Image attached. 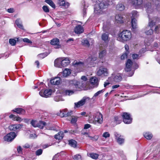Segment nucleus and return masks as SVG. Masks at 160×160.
Returning a JSON list of instances; mask_svg holds the SVG:
<instances>
[{
    "mask_svg": "<svg viewBox=\"0 0 160 160\" xmlns=\"http://www.w3.org/2000/svg\"><path fill=\"white\" fill-rule=\"evenodd\" d=\"M103 122L102 115L99 112H97L94 118L93 123L95 124H102Z\"/></svg>",
    "mask_w": 160,
    "mask_h": 160,
    "instance_id": "39448f33",
    "label": "nucleus"
},
{
    "mask_svg": "<svg viewBox=\"0 0 160 160\" xmlns=\"http://www.w3.org/2000/svg\"><path fill=\"white\" fill-rule=\"evenodd\" d=\"M52 94V90L51 89H46L44 92L41 90L39 92V95L42 97L47 98L50 96Z\"/></svg>",
    "mask_w": 160,
    "mask_h": 160,
    "instance_id": "4468645a",
    "label": "nucleus"
},
{
    "mask_svg": "<svg viewBox=\"0 0 160 160\" xmlns=\"http://www.w3.org/2000/svg\"><path fill=\"white\" fill-rule=\"evenodd\" d=\"M42 152V149H40L37 150L36 151V154L37 156H39L41 155Z\"/></svg>",
    "mask_w": 160,
    "mask_h": 160,
    "instance_id": "5fc2aeb1",
    "label": "nucleus"
},
{
    "mask_svg": "<svg viewBox=\"0 0 160 160\" xmlns=\"http://www.w3.org/2000/svg\"><path fill=\"white\" fill-rule=\"evenodd\" d=\"M59 111V112L58 114V115L62 118L67 117L71 116L72 114V111Z\"/></svg>",
    "mask_w": 160,
    "mask_h": 160,
    "instance_id": "9b49d317",
    "label": "nucleus"
},
{
    "mask_svg": "<svg viewBox=\"0 0 160 160\" xmlns=\"http://www.w3.org/2000/svg\"><path fill=\"white\" fill-rule=\"evenodd\" d=\"M16 136L15 132H11L4 137V139L5 141L10 142L14 139Z\"/></svg>",
    "mask_w": 160,
    "mask_h": 160,
    "instance_id": "6e6552de",
    "label": "nucleus"
},
{
    "mask_svg": "<svg viewBox=\"0 0 160 160\" xmlns=\"http://www.w3.org/2000/svg\"><path fill=\"white\" fill-rule=\"evenodd\" d=\"M115 138L117 142L119 144H122L124 142V139L123 136H121L120 134L117 132H115L114 133Z\"/></svg>",
    "mask_w": 160,
    "mask_h": 160,
    "instance_id": "1a4fd4ad",
    "label": "nucleus"
},
{
    "mask_svg": "<svg viewBox=\"0 0 160 160\" xmlns=\"http://www.w3.org/2000/svg\"><path fill=\"white\" fill-rule=\"evenodd\" d=\"M13 120L14 121L20 122L22 121V119L19 117L16 116L13 119Z\"/></svg>",
    "mask_w": 160,
    "mask_h": 160,
    "instance_id": "69168bd1",
    "label": "nucleus"
},
{
    "mask_svg": "<svg viewBox=\"0 0 160 160\" xmlns=\"http://www.w3.org/2000/svg\"><path fill=\"white\" fill-rule=\"evenodd\" d=\"M22 126V124H15L10 125L8 128L10 130L16 131L21 129Z\"/></svg>",
    "mask_w": 160,
    "mask_h": 160,
    "instance_id": "ddd939ff",
    "label": "nucleus"
},
{
    "mask_svg": "<svg viewBox=\"0 0 160 160\" xmlns=\"http://www.w3.org/2000/svg\"><path fill=\"white\" fill-rule=\"evenodd\" d=\"M37 122L36 120H32L31 122V124L34 127H37Z\"/></svg>",
    "mask_w": 160,
    "mask_h": 160,
    "instance_id": "864d4df0",
    "label": "nucleus"
},
{
    "mask_svg": "<svg viewBox=\"0 0 160 160\" xmlns=\"http://www.w3.org/2000/svg\"><path fill=\"white\" fill-rule=\"evenodd\" d=\"M75 32L77 34H79L82 33L84 31L83 27L80 25L76 26L74 29Z\"/></svg>",
    "mask_w": 160,
    "mask_h": 160,
    "instance_id": "dca6fc26",
    "label": "nucleus"
},
{
    "mask_svg": "<svg viewBox=\"0 0 160 160\" xmlns=\"http://www.w3.org/2000/svg\"><path fill=\"white\" fill-rule=\"evenodd\" d=\"M125 87L128 89H133L134 87H137V88H139V86H136L135 85L132 86L131 85H130L129 84H127Z\"/></svg>",
    "mask_w": 160,
    "mask_h": 160,
    "instance_id": "09e8293b",
    "label": "nucleus"
},
{
    "mask_svg": "<svg viewBox=\"0 0 160 160\" xmlns=\"http://www.w3.org/2000/svg\"><path fill=\"white\" fill-rule=\"evenodd\" d=\"M22 40L24 42L30 43H32V42L28 38H24L22 39Z\"/></svg>",
    "mask_w": 160,
    "mask_h": 160,
    "instance_id": "052dcab7",
    "label": "nucleus"
},
{
    "mask_svg": "<svg viewBox=\"0 0 160 160\" xmlns=\"http://www.w3.org/2000/svg\"><path fill=\"white\" fill-rule=\"evenodd\" d=\"M97 59V57L95 56H91L88 57L84 62L80 61H76L74 63L75 67H82L84 65H89L91 66H94L95 63V61Z\"/></svg>",
    "mask_w": 160,
    "mask_h": 160,
    "instance_id": "f03ea898",
    "label": "nucleus"
},
{
    "mask_svg": "<svg viewBox=\"0 0 160 160\" xmlns=\"http://www.w3.org/2000/svg\"><path fill=\"white\" fill-rule=\"evenodd\" d=\"M132 65V61L130 59H128L126 63V66L125 69L126 71L127 72L130 71Z\"/></svg>",
    "mask_w": 160,
    "mask_h": 160,
    "instance_id": "6ab92c4d",
    "label": "nucleus"
},
{
    "mask_svg": "<svg viewBox=\"0 0 160 160\" xmlns=\"http://www.w3.org/2000/svg\"><path fill=\"white\" fill-rule=\"evenodd\" d=\"M124 8V6L122 4H119L116 6V9L120 11L123 10Z\"/></svg>",
    "mask_w": 160,
    "mask_h": 160,
    "instance_id": "ea45409f",
    "label": "nucleus"
},
{
    "mask_svg": "<svg viewBox=\"0 0 160 160\" xmlns=\"http://www.w3.org/2000/svg\"><path fill=\"white\" fill-rule=\"evenodd\" d=\"M88 137L90 138L92 140L95 141L97 140L98 138V136H95L93 137L88 135Z\"/></svg>",
    "mask_w": 160,
    "mask_h": 160,
    "instance_id": "6e6d98bb",
    "label": "nucleus"
},
{
    "mask_svg": "<svg viewBox=\"0 0 160 160\" xmlns=\"http://www.w3.org/2000/svg\"><path fill=\"white\" fill-rule=\"evenodd\" d=\"M46 124L45 122L43 121H40L39 122L37 123V127H38L41 129H42L45 126H46Z\"/></svg>",
    "mask_w": 160,
    "mask_h": 160,
    "instance_id": "a878e982",
    "label": "nucleus"
},
{
    "mask_svg": "<svg viewBox=\"0 0 160 160\" xmlns=\"http://www.w3.org/2000/svg\"><path fill=\"white\" fill-rule=\"evenodd\" d=\"M90 82L92 84L95 85L98 82V79L96 77H92L90 78Z\"/></svg>",
    "mask_w": 160,
    "mask_h": 160,
    "instance_id": "2f4dec72",
    "label": "nucleus"
},
{
    "mask_svg": "<svg viewBox=\"0 0 160 160\" xmlns=\"http://www.w3.org/2000/svg\"><path fill=\"white\" fill-rule=\"evenodd\" d=\"M129 53V52H126L125 53L123 54L121 56V59H124L125 58H127V56Z\"/></svg>",
    "mask_w": 160,
    "mask_h": 160,
    "instance_id": "603ef678",
    "label": "nucleus"
},
{
    "mask_svg": "<svg viewBox=\"0 0 160 160\" xmlns=\"http://www.w3.org/2000/svg\"><path fill=\"white\" fill-rule=\"evenodd\" d=\"M132 26L133 29L136 28H137V20L135 18H133L132 19Z\"/></svg>",
    "mask_w": 160,
    "mask_h": 160,
    "instance_id": "c756f323",
    "label": "nucleus"
},
{
    "mask_svg": "<svg viewBox=\"0 0 160 160\" xmlns=\"http://www.w3.org/2000/svg\"><path fill=\"white\" fill-rule=\"evenodd\" d=\"M46 128L48 130L54 131L56 130V127L53 125L51 126H49L48 125H46Z\"/></svg>",
    "mask_w": 160,
    "mask_h": 160,
    "instance_id": "a18cd8bd",
    "label": "nucleus"
},
{
    "mask_svg": "<svg viewBox=\"0 0 160 160\" xmlns=\"http://www.w3.org/2000/svg\"><path fill=\"white\" fill-rule=\"evenodd\" d=\"M19 41V38H11L9 39V43L12 46H14L16 45V41Z\"/></svg>",
    "mask_w": 160,
    "mask_h": 160,
    "instance_id": "b1692460",
    "label": "nucleus"
},
{
    "mask_svg": "<svg viewBox=\"0 0 160 160\" xmlns=\"http://www.w3.org/2000/svg\"><path fill=\"white\" fill-rule=\"evenodd\" d=\"M115 19L118 22L122 23L123 22V17L122 15L121 14L116 15L115 17Z\"/></svg>",
    "mask_w": 160,
    "mask_h": 160,
    "instance_id": "5701e85b",
    "label": "nucleus"
},
{
    "mask_svg": "<svg viewBox=\"0 0 160 160\" xmlns=\"http://www.w3.org/2000/svg\"><path fill=\"white\" fill-rule=\"evenodd\" d=\"M17 151L19 153H21L22 152V148L21 146H19L17 148Z\"/></svg>",
    "mask_w": 160,
    "mask_h": 160,
    "instance_id": "338daca9",
    "label": "nucleus"
},
{
    "mask_svg": "<svg viewBox=\"0 0 160 160\" xmlns=\"http://www.w3.org/2000/svg\"><path fill=\"white\" fill-rule=\"evenodd\" d=\"M110 136V135L109 132H104L102 135V136L105 138L109 137Z\"/></svg>",
    "mask_w": 160,
    "mask_h": 160,
    "instance_id": "13d9d810",
    "label": "nucleus"
},
{
    "mask_svg": "<svg viewBox=\"0 0 160 160\" xmlns=\"http://www.w3.org/2000/svg\"><path fill=\"white\" fill-rule=\"evenodd\" d=\"M147 12L148 13H150V12H152V9L151 8V4H146L145 6Z\"/></svg>",
    "mask_w": 160,
    "mask_h": 160,
    "instance_id": "cd10ccee",
    "label": "nucleus"
},
{
    "mask_svg": "<svg viewBox=\"0 0 160 160\" xmlns=\"http://www.w3.org/2000/svg\"><path fill=\"white\" fill-rule=\"evenodd\" d=\"M61 81V79L59 77H55L51 80L50 83L52 85H58L60 84Z\"/></svg>",
    "mask_w": 160,
    "mask_h": 160,
    "instance_id": "f3484780",
    "label": "nucleus"
},
{
    "mask_svg": "<svg viewBox=\"0 0 160 160\" xmlns=\"http://www.w3.org/2000/svg\"><path fill=\"white\" fill-rule=\"evenodd\" d=\"M54 66L56 67L62 68V58H58L55 60Z\"/></svg>",
    "mask_w": 160,
    "mask_h": 160,
    "instance_id": "412c9836",
    "label": "nucleus"
},
{
    "mask_svg": "<svg viewBox=\"0 0 160 160\" xmlns=\"http://www.w3.org/2000/svg\"><path fill=\"white\" fill-rule=\"evenodd\" d=\"M144 137L147 139H151L152 137V134L149 132H146L144 134Z\"/></svg>",
    "mask_w": 160,
    "mask_h": 160,
    "instance_id": "4c0bfd02",
    "label": "nucleus"
},
{
    "mask_svg": "<svg viewBox=\"0 0 160 160\" xmlns=\"http://www.w3.org/2000/svg\"><path fill=\"white\" fill-rule=\"evenodd\" d=\"M42 8L43 11L45 12H49V9L48 7L46 6H44L42 7Z\"/></svg>",
    "mask_w": 160,
    "mask_h": 160,
    "instance_id": "3c124183",
    "label": "nucleus"
},
{
    "mask_svg": "<svg viewBox=\"0 0 160 160\" xmlns=\"http://www.w3.org/2000/svg\"><path fill=\"white\" fill-rule=\"evenodd\" d=\"M89 98L88 97H83L81 100L78 102H75L74 103V108H79L83 106L86 103V102L89 101Z\"/></svg>",
    "mask_w": 160,
    "mask_h": 160,
    "instance_id": "0eeeda50",
    "label": "nucleus"
},
{
    "mask_svg": "<svg viewBox=\"0 0 160 160\" xmlns=\"http://www.w3.org/2000/svg\"><path fill=\"white\" fill-rule=\"evenodd\" d=\"M48 54L47 53L44 52L39 54L38 57L41 59H42L46 57Z\"/></svg>",
    "mask_w": 160,
    "mask_h": 160,
    "instance_id": "c03bdc74",
    "label": "nucleus"
},
{
    "mask_svg": "<svg viewBox=\"0 0 160 160\" xmlns=\"http://www.w3.org/2000/svg\"><path fill=\"white\" fill-rule=\"evenodd\" d=\"M74 93L73 90H66L64 91L63 94L65 95L70 96Z\"/></svg>",
    "mask_w": 160,
    "mask_h": 160,
    "instance_id": "58836bf2",
    "label": "nucleus"
},
{
    "mask_svg": "<svg viewBox=\"0 0 160 160\" xmlns=\"http://www.w3.org/2000/svg\"><path fill=\"white\" fill-rule=\"evenodd\" d=\"M147 27L146 28V30L145 31V33L148 35H151L153 33V30L152 29L150 28L149 30H147Z\"/></svg>",
    "mask_w": 160,
    "mask_h": 160,
    "instance_id": "79ce46f5",
    "label": "nucleus"
},
{
    "mask_svg": "<svg viewBox=\"0 0 160 160\" xmlns=\"http://www.w3.org/2000/svg\"><path fill=\"white\" fill-rule=\"evenodd\" d=\"M64 136V134L62 132H59L57 134H56L54 138L60 140L62 139Z\"/></svg>",
    "mask_w": 160,
    "mask_h": 160,
    "instance_id": "393cba45",
    "label": "nucleus"
},
{
    "mask_svg": "<svg viewBox=\"0 0 160 160\" xmlns=\"http://www.w3.org/2000/svg\"><path fill=\"white\" fill-rule=\"evenodd\" d=\"M129 1L135 6L140 5L142 3V0H131Z\"/></svg>",
    "mask_w": 160,
    "mask_h": 160,
    "instance_id": "4be33fe9",
    "label": "nucleus"
},
{
    "mask_svg": "<svg viewBox=\"0 0 160 160\" xmlns=\"http://www.w3.org/2000/svg\"><path fill=\"white\" fill-rule=\"evenodd\" d=\"M114 121L116 124H119L122 122L121 118L120 116H115L114 118Z\"/></svg>",
    "mask_w": 160,
    "mask_h": 160,
    "instance_id": "473e14b6",
    "label": "nucleus"
},
{
    "mask_svg": "<svg viewBox=\"0 0 160 160\" xmlns=\"http://www.w3.org/2000/svg\"><path fill=\"white\" fill-rule=\"evenodd\" d=\"M69 144L73 148H75L77 146V142L74 140H71L69 141Z\"/></svg>",
    "mask_w": 160,
    "mask_h": 160,
    "instance_id": "e433bc0d",
    "label": "nucleus"
},
{
    "mask_svg": "<svg viewBox=\"0 0 160 160\" xmlns=\"http://www.w3.org/2000/svg\"><path fill=\"white\" fill-rule=\"evenodd\" d=\"M7 11L9 13H12L14 12V10L13 8H11L8 9Z\"/></svg>",
    "mask_w": 160,
    "mask_h": 160,
    "instance_id": "680f3d73",
    "label": "nucleus"
},
{
    "mask_svg": "<svg viewBox=\"0 0 160 160\" xmlns=\"http://www.w3.org/2000/svg\"><path fill=\"white\" fill-rule=\"evenodd\" d=\"M65 2L64 0H59V3L61 6H64L65 4Z\"/></svg>",
    "mask_w": 160,
    "mask_h": 160,
    "instance_id": "774afa93",
    "label": "nucleus"
},
{
    "mask_svg": "<svg viewBox=\"0 0 160 160\" xmlns=\"http://www.w3.org/2000/svg\"><path fill=\"white\" fill-rule=\"evenodd\" d=\"M105 0H92L94 2L98 3V6L94 8V12L98 15L102 14L103 13V10L106 8L108 6L112 4V0H106L107 2Z\"/></svg>",
    "mask_w": 160,
    "mask_h": 160,
    "instance_id": "f257e3e1",
    "label": "nucleus"
},
{
    "mask_svg": "<svg viewBox=\"0 0 160 160\" xmlns=\"http://www.w3.org/2000/svg\"><path fill=\"white\" fill-rule=\"evenodd\" d=\"M77 117H75L72 118L71 121V123L72 124L75 123L77 121Z\"/></svg>",
    "mask_w": 160,
    "mask_h": 160,
    "instance_id": "4d7b16f0",
    "label": "nucleus"
},
{
    "mask_svg": "<svg viewBox=\"0 0 160 160\" xmlns=\"http://www.w3.org/2000/svg\"><path fill=\"white\" fill-rule=\"evenodd\" d=\"M70 63V60L68 58H62V66L65 67L68 66Z\"/></svg>",
    "mask_w": 160,
    "mask_h": 160,
    "instance_id": "a211bd4d",
    "label": "nucleus"
},
{
    "mask_svg": "<svg viewBox=\"0 0 160 160\" xmlns=\"http://www.w3.org/2000/svg\"><path fill=\"white\" fill-rule=\"evenodd\" d=\"M88 156L92 159H97L98 158L99 155L94 153H90L88 154Z\"/></svg>",
    "mask_w": 160,
    "mask_h": 160,
    "instance_id": "7c9ffc66",
    "label": "nucleus"
},
{
    "mask_svg": "<svg viewBox=\"0 0 160 160\" xmlns=\"http://www.w3.org/2000/svg\"><path fill=\"white\" fill-rule=\"evenodd\" d=\"M131 14H132L131 17L132 19V18H137L138 16V12L136 11H133Z\"/></svg>",
    "mask_w": 160,
    "mask_h": 160,
    "instance_id": "37998d69",
    "label": "nucleus"
},
{
    "mask_svg": "<svg viewBox=\"0 0 160 160\" xmlns=\"http://www.w3.org/2000/svg\"><path fill=\"white\" fill-rule=\"evenodd\" d=\"M122 116L124 123L128 124L131 123L132 118L130 114L126 112H123Z\"/></svg>",
    "mask_w": 160,
    "mask_h": 160,
    "instance_id": "423d86ee",
    "label": "nucleus"
},
{
    "mask_svg": "<svg viewBox=\"0 0 160 160\" xmlns=\"http://www.w3.org/2000/svg\"><path fill=\"white\" fill-rule=\"evenodd\" d=\"M133 59H138V58L139 55L137 54H134L132 56Z\"/></svg>",
    "mask_w": 160,
    "mask_h": 160,
    "instance_id": "e2e57ef3",
    "label": "nucleus"
},
{
    "mask_svg": "<svg viewBox=\"0 0 160 160\" xmlns=\"http://www.w3.org/2000/svg\"><path fill=\"white\" fill-rule=\"evenodd\" d=\"M101 38L102 40L106 42L108 41V34L105 33H103L102 34Z\"/></svg>",
    "mask_w": 160,
    "mask_h": 160,
    "instance_id": "c9c22d12",
    "label": "nucleus"
},
{
    "mask_svg": "<svg viewBox=\"0 0 160 160\" xmlns=\"http://www.w3.org/2000/svg\"><path fill=\"white\" fill-rule=\"evenodd\" d=\"M87 80V77L85 76L82 77L81 80L77 81L76 80H70L68 81L70 87H72L73 88H80L81 87L85 86L86 84L84 82Z\"/></svg>",
    "mask_w": 160,
    "mask_h": 160,
    "instance_id": "7ed1b4c3",
    "label": "nucleus"
},
{
    "mask_svg": "<svg viewBox=\"0 0 160 160\" xmlns=\"http://www.w3.org/2000/svg\"><path fill=\"white\" fill-rule=\"evenodd\" d=\"M73 158L74 160H81V157L80 155L78 154L74 155Z\"/></svg>",
    "mask_w": 160,
    "mask_h": 160,
    "instance_id": "49530a36",
    "label": "nucleus"
},
{
    "mask_svg": "<svg viewBox=\"0 0 160 160\" xmlns=\"http://www.w3.org/2000/svg\"><path fill=\"white\" fill-rule=\"evenodd\" d=\"M45 2L48 4L52 8H55V5L51 0H45Z\"/></svg>",
    "mask_w": 160,
    "mask_h": 160,
    "instance_id": "72a5a7b5",
    "label": "nucleus"
},
{
    "mask_svg": "<svg viewBox=\"0 0 160 160\" xmlns=\"http://www.w3.org/2000/svg\"><path fill=\"white\" fill-rule=\"evenodd\" d=\"M50 43L52 45H58L59 44V40L58 38L53 39L51 41Z\"/></svg>",
    "mask_w": 160,
    "mask_h": 160,
    "instance_id": "f704fd0d",
    "label": "nucleus"
},
{
    "mask_svg": "<svg viewBox=\"0 0 160 160\" xmlns=\"http://www.w3.org/2000/svg\"><path fill=\"white\" fill-rule=\"evenodd\" d=\"M71 73L70 69L68 68H65L64 70L61 72L60 74V75H62V76L66 77L69 75Z\"/></svg>",
    "mask_w": 160,
    "mask_h": 160,
    "instance_id": "aec40b11",
    "label": "nucleus"
},
{
    "mask_svg": "<svg viewBox=\"0 0 160 160\" xmlns=\"http://www.w3.org/2000/svg\"><path fill=\"white\" fill-rule=\"evenodd\" d=\"M131 38V32L128 30H124L118 34L117 40L124 42L129 40Z\"/></svg>",
    "mask_w": 160,
    "mask_h": 160,
    "instance_id": "20e7f679",
    "label": "nucleus"
},
{
    "mask_svg": "<svg viewBox=\"0 0 160 160\" xmlns=\"http://www.w3.org/2000/svg\"><path fill=\"white\" fill-rule=\"evenodd\" d=\"M18 114L24 115L25 113V111H14Z\"/></svg>",
    "mask_w": 160,
    "mask_h": 160,
    "instance_id": "bf43d9fd",
    "label": "nucleus"
},
{
    "mask_svg": "<svg viewBox=\"0 0 160 160\" xmlns=\"http://www.w3.org/2000/svg\"><path fill=\"white\" fill-rule=\"evenodd\" d=\"M112 79H113V81L115 82H119L122 80V77L121 75L120 74H118L115 75L114 77H109L108 78V80L110 81Z\"/></svg>",
    "mask_w": 160,
    "mask_h": 160,
    "instance_id": "2eb2a0df",
    "label": "nucleus"
},
{
    "mask_svg": "<svg viewBox=\"0 0 160 160\" xmlns=\"http://www.w3.org/2000/svg\"><path fill=\"white\" fill-rule=\"evenodd\" d=\"M109 24H107L106 23L104 22L103 25V31L106 32H108L109 29Z\"/></svg>",
    "mask_w": 160,
    "mask_h": 160,
    "instance_id": "c85d7f7f",
    "label": "nucleus"
},
{
    "mask_svg": "<svg viewBox=\"0 0 160 160\" xmlns=\"http://www.w3.org/2000/svg\"><path fill=\"white\" fill-rule=\"evenodd\" d=\"M97 75L98 76L103 75L104 76H107L108 75V70L106 68H100L97 72Z\"/></svg>",
    "mask_w": 160,
    "mask_h": 160,
    "instance_id": "9d476101",
    "label": "nucleus"
},
{
    "mask_svg": "<svg viewBox=\"0 0 160 160\" xmlns=\"http://www.w3.org/2000/svg\"><path fill=\"white\" fill-rule=\"evenodd\" d=\"M82 43L83 45L89 47L90 45L89 42L87 40H83Z\"/></svg>",
    "mask_w": 160,
    "mask_h": 160,
    "instance_id": "de8ad7c7",
    "label": "nucleus"
},
{
    "mask_svg": "<svg viewBox=\"0 0 160 160\" xmlns=\"http://www.w3.org/2000/svg\"><path fill=\"white\" fill-rule=\"evenodd\" d=\"M81 114L82 116H85L86 117L89 116V117H91V115L89 114L88 113H86V112H81Z\"/></svg>",
    "mask_w": 160,
    "mask_h": 160,
    "instance_id": "0e129e2a",
    "label": "nucleus"
},
{
    "mask_svg": "<svg viewBox=\"0 0 160 160\" xmlns=\"http://www.w3.org/2000/svg\"><path fill=\"white\" fill-rule=\"evenodd\" d=\"M148 17L149 19L148 26L150 27L151 28L156 24V23L159 22L160 21V19L158 18H154L152 20L150 19L149 15H148Z\"/></svg>",
    "mask_w": 160,
    "mask_h": 160,
    "instance_id": "f8f14e48",
    "label": "nucleus"
},
{
    "mask_svg": "<svg viewBox=\"0 0 160 160\" xmlns=\"http://www.w3.org/2000/svg\"><path fill=\"white\" fill-rule=\"evenodd\" d=\"M15 23L17 26L20 28L23 29V25L22 24L21 21L19 19H17L15 21Z\"/></svg>",
    "mask_w": 160,
    "mask_h": 160,
    "instance_id": "bb28decb",
    "label": "nucleus"
},
{
    "mask_svg": "<svg viewBox=\"0 0 160 160\" xmlns=\"http://www.w3.org/2000/svg\"><path fill=\"white\" fill-rule=\"evenodd\" d=\"M106 54V51L103 50L100 51L99 53V58L101 59L103 58L105 56Z\"/></svg>",
    "mask_w": 160,
    "mask_h": 160,
    "instance_id": "a19ab883",
    "label": "nucleus"
},
{
    "mask_svg": "<svg viewBox=\"0 0 160 160\" xmlns=\"http://www.w3.org/2000/svg\"><path fill=\"white\" fill-rule=\"evenodd\" d=\"M103 91H104L103 90H100L98 91L96 93H95V94H94V96L92 98V99H94L95 97L98 96L99 94L102 93L103 92Z\"/></svg>",
    "mask_w": 160,
    "mask_h": 160,
    "instance_id": "8fccbe9b",
    "label": "nucleus"
}]
</instances>
